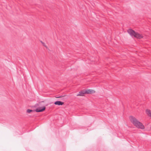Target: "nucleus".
<instances>
[{"label": "nucleus", "mask_w": 151, "mask_h": 151, "mask_svg": "<svg viewBox=\"0 0 151 151\" xmlns=\"http://www.w3.org/2000/svg\"><path fill=\"white\" fill-rule=\"evenodd\" d=\"M130 120L134 125L136 127L141 129H143L145 127L142 123L138 121L136 118L132 116H130Z\"/></svg>", "instance_id": "nucleus-1"}, {"label": "nucleus", "mask_w": 151, "mask_h": 151, "mask_svg": "<svg viewBox=\"0 0 151 151\" xmlns=\"http://www.w3.org/2000/svg\"><path fill=\"white\" fill-rule=\"evenodd\" d=\"M45 109V107L43 106L42 107L37 108L35 109V111L37 112H42L44 111Z\"/></svg>", "instance_id": "nucleus-2"}, {"label": "nucleus", "mask_w": 151, "mask_h": 151, "mask_svg": "<svg viewBox=\"0 0 151 151\" xmlns=\"http://www.w3.org/2000/svg\"><path fill=\"white\" fill-rule=\"evenodd\" d=\"M134 35V37L139 39H141L143 37L142 35L135 32Z\"/></svg>", "instance_id": "nucleus-3"}, {"label": "nucleus", "mask_w": 151, "mask_h": 151, "mask_svg": "<svg viewBox=\"0 0 151 151\" xmlns=\"http://www.w3.org/2000/svg\"><path fill=\"white\" fill-rule=\"evenodd\" d=\"M128 32L132 37H133L134 35L135 32L131 29H129L127 31Z\"/></svg>", "instance_id": "nucleus-4"}, {"label": "nucleus", "mask_w": 151, "mask_h": 151, "mask_svg": "<svg viewBox=\"0 0 151 151\" xmlns=\"http://www.w3.org/2000/svg\"><path fill=\"white\" fill-rule=\"evenodd\" d=\"M64 104V102L60 101H56L54 102V104L56 105H62Z\"/></svg>", "instance_id": "nucleus-5"}, {"label": "nucleus", "mask_w": 151, "mask_h": 151, "mask_svg": "<svg viewBox=\"0 0 151 151\" xmlns=\"http://www.w3.org/2000/svg\"><path fill=\"white\" fill-rule=\"evenodd\" d=\"M86 94V93H85V91H80L79 92V93L78 94H77V96H83L84 95V94Z\"/></svg>", "instance_id": "nucleus-6"}, {"label": "nucleus", "mask_w": 151, "mask_h": 151, "mask_svg": "<svg viewBox=\"0 0 151 151\" xmlns=\"http://www.w3.org/2000/svg\"><path fill=\"white\" fill-rule=\"evenodd\" d=\"M146 111L147 114L151 117V111L150 110L147 109Z\"/></svg>", "instance_id": "nucleus-7"}, {"label": "nucleus", "mask_w": 151, "mask_h": 151, "mask_svg": "<svg viewBox=\"0 0 151 151\" xmlns=\"http://www.w3.org/2000/svg\"><path fill=\"white\" fill-rule=\"evenodd\" d=\"M86 94H90L91 93V89H88L85 91Z\"/></svg>", "instance_id": "nucleus-8"}, {"label": "nucleus", "mask_w": 151, "mask_h": 151, "mask_svg": "<svg viewBox=\"0 0 151 151\" xmlns=\"http://www.w3.org/2000/svg\"><path fill=\"white\" fill-rule=\"evenodd\" d=\"M32 111H33L32 110H31L30 109H28L27 110V112L28 113H30V112Z\"/></svg>", "instance_id": "nucleus-9"}, {"label": "nucleus", "mask_w": 151, "mask_h": 151, "mask_svg": "<svg viewBox=\"0 0 151 151\" xmlns=\"http://www.w3.org/2000/svg\"><path fill=\"white\" fill-rule=\"evenodd\" d=\"M95 93V91L91 89V93Z\"/></svg>", "instance_id": "nucleus-10"}, {"label": "nucleus", "mask_w": 151, "mask_h": 151, "mask_svg": "<svg viewBox=\"0 0 151 151\" xmlns=\"http://www.w3.org/2000/svg\"><path fill=\"white\" fill-rule=\"evenodd\" d=\"M43 45L44 46H45V47H46V48H47V46L45 45V43H43Z\"/></svg>", "instance_id": "nucleus-11"}, {"label": "nucleus", "mask_w": 151, "mask_h": 151, "mask_svg": "<svg viewBox=\"0 0 151 151\" xmlns=\"http://www.w3.org/2000/svg\"><path fill=\"white\" fill-rule=\"evenodd\" d=\"M60 97H59V96H57V97H56V98H60Z\"/></svg>", "instance_id": "nucleus-12"}, {"label": "nucleus", "mask_w": 151, "mask_h": 151, "mask_svg": "<svg viewBox=\"0 0 151 151\" xmlns=\"http://www.w3.org/2000/svg\"><path fill=\"white\" fill-rule=\"evenodd\" d=\"M59 97H60V98H61V97H63V96H59Z\"/></svg>", "instance_id": "nucleus-13"}, {"label": "nucleus", "mask_w": 151, "mask_h": 151, "mask_svg": "<svg viewBox=\"0 0 151 151\" xmlns=\"http://www.w3.org/2000/svg\"><path fill=\"white\" fill-rule=\"evenodd\" d=\"M41 42L43 44V43L42 41H41Z\"/></svg>", "instance_id": "nucleus-14"}]
</instances>
